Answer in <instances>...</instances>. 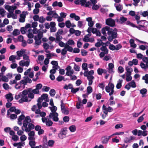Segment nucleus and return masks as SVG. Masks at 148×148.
<instances>
[{"mask_svg":"<svg viewBox=\"0 0 148 148\" xmlns=\"http://www.w3.org/2000/svg\"><path fill=\"white\" fill-rule=\"evenodd\" d=\"M34 93L31 91L29 92L28 94V97L31 99H33L34 97Z\"/></svg>","mask_w":148,"mask_h":148,"instance_id":"41","label":"nucleus"},{"mask_svg":"<svg viewBox=\"0 0 148 148\" xmlns=\"http://www.w3.org/2000/svg\"><path fill=\"white\" fill-rule=\"evenodd\" d=\"M10 117L11 119H16L17 118V116L15 114H12L10 115Z\"/></svg>","mask_w":148,"mask_h":148,"instance_id":"64","label":"nucleus"},{"mask_svg":"<svg viewBox=\"0 0 148 148\" xmlns=\"http://www.w3.org/2000/svg\"><path fill=\"white\" fill-rule=\"evenodd\" d=\"M63 120L65 122H68L69 121V117L68 116H65L63 117Z\"/></svg>","mask_w":148,"mask_h":148,"instance_id":"62","label":"nucleus"},{"mask_svg":"<svg viewBox=\"0 0 148 148\" xmlns=\"http://www.w3.org/2000/svg\"><path fill=\"white\" fill-rule=\"evenodd\" d=\"M40 71H39L35 75V76L36 77V78L35 79H33V80L35 82L38 79V77L40 75Z\"/></svg>","mask_w":148,"mask_h":148,"instance_id":"50","label":"nucleus"},{"mask_svg":"<svg viewBox=\"0 0 148 148\" xmlns=\"http://www.w3.org/2000/svg\"><path fill=\"white\" fill-rule=\"evenodd\" d=\"M16 58V57L15 56L12 55L10 56L9 59V60L10 61H12V62H15V60Z\"/></svg>","mask_w":148,"mask_h":148,"instance_id":"32","label":"nucleus"},{"mask_svg":"<svg viewBox=\"0 0 148 148\" xmlns=\"http://www.w3.org/2000/svg\"><path fill=\"white\" fill-rule=\"evenodd\" d=\"M69 86H71V87L69 88V89H71V92L75 94L79 90V88H73L72 85L71 84H69Z\"/></svg>","mask_w":148,"mask_h":148,"instance_id":"6","label":"nucleus"},{"mask_svg":"<svg viewBox=\"0 0 148 148\" xmlns=\"http://www.w3.org/2000/svg\"><path fill=\"white\" fill-rule=\"evenodd\" d=\"M29 144L31 147H34L36 145V142L35 141L32 140H30L29 142Z\"/></svg>","mask_w":148,"mask_h":148,"instance_id":"40","label":"nucleus"},{"mask_svg":"<svg viewBox=\"0 0 148 148\" xmlns=\"http://www.w3.org/2000/svg\"><path fill=\"white\" fill-rule=\"evenodd\" d=\"M67 44L69 45H73L75 44V42L73 40L70 39L67 41Z\"/></svg>","mask_w":148,"mask_h":148,"instance_id":"37","label":"nucleus"},{"mask_svg":"<svg viewBox=\"0 0 148 148\" xmlns=\"http://www.w3.org/2000/svg\"><path fill=\"white\" fill-rule=\"evenodd\" d=\"M42 85L40 83L37 84L36 86V88L38 90H39L40 89L42 88Z\"/></svg>","mask_w":148,"mask_h":148,"instance_id":"55","label":"nucleus"},{"mask_svg":"<svg viewBox=\"0 0 148 148\" xmlns=\"http://www.w3.org/2000/svg\"><path fill=\"white\" fill-rule=\"evenodd\" d=\"M147 92V90L146 88H143L140 90V93L143 95L145 94Z\"/></svg>","mask_w":148,"mask_h":148,"instance_id":"38","label":"nucleus"},{"mask_svg":"<svg viewBox=\"0 0 148 148\" xmlns=\"http://www.w3.org/2000/svg\"><path fill=\"white\" fill-rule=\"evenodd\" d=\"M98 41L99 42H101V46H105L106 47L108 46L107 44H110V42L109 41H107L106 42L104 43L103 42L101 39L98 40Z\"/></svg>","mask_w":148,"mask_h":148,"instance_id":"36","label":"nucleus"},{"mask_svg":"<svg viewBox=\"0 0 148 148\" xmlns=\"http://www.w3.org/2000/svg\"><path fill=\"white\" fill-rule=\"evenodd\" d=\"M6 11L3 8L0 9V14L2 17H4L5 16V13Z\"/></svg>","mask_w":148,"mask_h":148,"instance_id":"49","label":"nucleus"},{"mask_svg":"<svg viewBox=\"0 0 148 148\" xmlns=\"http://www.w3.org/2000/svg\"><path fill=\"white\" fill-rule=\"evenodd\" d=\"M58 115V114L57 113L51 112L49 114V117L50 118L52 119L54 121L57 122L59 120Z\"/></svg>","mask_w":148,"mask_h":148,"instance_id":"3","label":"nucleus"},{"mask_svg":"<svg viewBox=\"0 0 148 148\" xmlns=\"http://www.w3.org/2000/svg\"><path fill=\"white\" fill-rule=\"evenodd\" d=\"M140 66L142 69H146L147 68L148 69V62L145 64L144 63L141 62L140 64Z\"/></svg>","mask_w":148,"mask_h":148,"instance_id":"19","label":"nucleus"},{"mask_svg":"<svg viewBox=\"0 0 148 148\" xmlns=\"http://www.w3.org/2000/svg\"><path fill=\"white\" fill-rule=\"evenodd\" d=\"M63 79H64V77L60 75L58 76L56 78V80L58 82H61Z\"/></svg>","mask_w":148,"mask_h":148,"instance_id":"53","label":"nucleus"},{"mask_svg":"<svg viewBox=\"0 0 148 148\" xmlns=\"http://www.w3.org/2000/svg\"><path fill=\"white\" fill-rule=\"evenodd\" d=\"M100 49L103 52H106V54H108V50L106 47L105 46H102V47L100 48Z\"/></svg>","mask_w":148,"mask_h":148,"instance_id":"15","label":"nucleus"},{"mask_svg":"<svg viewBox=\"0 0 148 148\" xmlns=\"http://www.w3.org/2000/svg\"><path fill=\"white\" fill-rule=\"evenodd\" d=\"M87 79L88 80V85L89 86L91 85L93 82L92 80L94 79V77L93 76H89L87 78Z\"/></svg>","mask_w":148,"mask_h":148,"instance_id":"14","label":"nucleus"},{"mask_svg":"<svg viewBox=\"0 0 148 148\" xmlns=\"http://www.w3.org/2000/svg\"><path fill=\"white\" fill-rule=\"evenodd\" d=\"M123 68L121 66H119L118 68V71L119 73H122L124 71Z\"/></svg>","mask_w":148,"mask_h":148,"instance_id":"54","label":"nucleus"},{"mask_svg":"<svg viewBox=\"0 0 148 148\" xmlns=\"http://www.w3.org/2000/svg\"><path fill=\"white\" fill-rule=\"evenodd\" d=\"M120 22L121 24H123L127 20V18L123 16H121L120 18Z\"/></svg>","mask_w":148,"mask_h":148,"instance_id":"18","label":"nucleus"},{"mask_svg":"<svg viewBox=\"0 0 148 148\" xmlns=\"http://www.w3.org/2000/svg\"><path fill=\"white\" fill-rule=\"evenodd\" d=\"M110 28L108 26H106L105 27H103L101 29V32L102 34L105 36H106V31H107V32L110 29Z\"/></svg>","mask_w":148,"mask_h":148,"instance_id":"9","label":"nucleus"},{"mask_svg":"<svg viewBox=\"0 0 148 148\" xmlns=\"http://www.w3.org/2000/svg\"><path fill=\"white\" fill-rule=\"evenodd\" d=\"M45 20L46 19L43 16H41L39 17L38 21L40 23H43L45 21Z\"/></svg>","mask_w":148,"mask_h":148,"instance_id":"44","label":"nucleus"},{"mask_svg":"<svg viewBox=\"0 0 148 148\" xmlns=\"http://www.w3.org/2000/svg\"><path fill=\"white\" fill-rule=\"evenodd\" d=\"M30 89H31V90H30V91H31L32 92L35 94H38L39 92V90L36 88L34 89H32V88H30Z\"/></svg>","mask_w":148,"mask_h":148,"instance_id":"35","label":"nucleus"},{"mask_svg":"<svg viewBox=\"0 0 148 148\" xmlns=\"http://www.w3.org/2000/svg\"><path fill=\"white\" fill-rule=\"evenodd\" d=\"M67 132V130L65 128L61 130V132L58 134V137L60 139H63L66 137Z\"/></svg>","mask_w":148,"mask_h":148,"instance_id":"4","label":"nucleus"},{"mask_svg":"<svg viewBox=\"0 0 148 148\" xmlns=\"http://www.w3.org/2000/svg\"><path fill=\"white\" fill-rule=\"evenodd\" d=\"M53 107H50V110L52 112L57 113L56 112V110H57V107L54 106V105L53 106Z\"/></svg>","mask_w":148,"mask_h":148,"instance_id":"47","label":"nucleus"},{"mask_svg":"<svg viewBox=\"0 0 148 148\" xmlns=\"http://www.w3.org/2000/svg\"><path fill=\"white\" fill-rule=\"evenodd\" d=\"M116 10L118 11H121L123 9V6L122 4H119L116 7Z\"/></svg>","mask_w":148,"mask_h":148,"instance_id":"21","label":"nucleus"},{"mask_svg":"<svg viewBox=\"0 0 148 148\" xmlns=\"http://www.w3.org/2000/svg\"><path fill=\"white\" fill-rule=\"evenodd\" d=\"M87 95H89L92 92V89L90 86H88L87 88Z\"/></svg>","mask_w":148,"mask_h":148,"instance_id":"30","label":"nucleus"},{"mask_svg":"<svg viewBox=\"0 0 148 148\" xmlns=\"http://www.w3.org/2000/svg\"><path fill=\"white\" fill-rule=\"evenodd\" d=\"M126 24L127 25H130L133 27H135V25L133 23H131L130 21H127Z\"/></svg>","mask_w":148,"mask_h":148,"instance_id":"58","label":"nucleus"},{"mask_svg":"<svg viewBox=\"0 0 148 148\" xmlns=\"http://www.w3.org/2000/svg\"><path fill=\"white\" fill-rule=\"evenodd\" d=\"M81 53L82 56H86L87 54V52L86 50H82Z\"/></svg>","mask_w":148,"mask_h":148,"instance_id":"61","label":"nucleus"},{"mask_svg":"<svg viewBox=\"0 0 148 148\" xmlns=\"http://www.w3.org/2000/svg\"><path fill=\"white\" fill-rule=\"evenodd\" d=\"M106 23L107 25L112 27L116 26L115 20L111 18L107 19L106 20Z\"/></svg>","mask_w":148,"mask_h":148,"instance_id":"2","label":"nucleus"},{"mask_svg":"<svg viewBox=\"0 0 148 148\" xmlns=\"http://www.w3.org/2000/svg\"><path fill=\"white\" fill-rule=\"evenodd\" d=\"M20 30L22 34H25L26 33L27 29L25 27H23L21 28Z\"/></svg>","mask_w":148,"mask_h":148,"instance_id":"45","label":"nucleus"},{"mask_svg":"<svg viewBox=\"0 0 148 148\" xmlns=\"http://www.w3.org/2000/svg\"><path fill=\"white\" fill-rule=\"evenodd\" d=\"M123 81V80L121 79H119L118 82V83L116 86V87L117 89H119L121 88Z\"/></svg>","mask_w":148,"mask_h":148,"instance_id":"13","label":"nucleus"},{"mask_svg":"<svg viewBox=\"0 0 148 148\" xmlns=\"http://www.w3.org/2000/svg\"><path fill=\"white\" fill-rule=\"evenodd\" d=\"M43 32H38L37 35L38 38L39 39H41L43 37Z\"/></svg>","mask_w":148,"mask_h":148,"instance_id":"52","label":"nucleus"},{"mask_svg":"<svg viewBox=\"0 0 148 148\" xmlns=\"http://www.w3.org/2000/svg\"><path fill=\"white\" fill-rule=\"evenodd\" d=\"M6 67L3 66L1 69V73H0V77H1V76H3V72L6 70ZM1 81V80L0 79V82Z\"/></svg>","mask_w":148,"mask_h":148,"instance_id":"24","label":"nucleus"},{"mask_svg":"<svg viewBox=\"0 0 148 148\" xmlns=\"http://www.w3.org/2000/svg\"><path fill=\"white\" fill-rule=\"evenodd\" d=\"M65 25L67 28H70L71 26V23L70 21L69 20L66 21L65 22Z\"/></svg>","mask_w":148,"mask_h":148,"instance_id":"39","label":"nucleus"},{"mask_svg":"<svg viewBox=\"0 0 148 148\" xmlns=\"http://www.w3.org/2000/svg\"><path fill=\"white\" fill-rule=\"evenodd\" d=\"M109 140V138H107V137H104V139L102 141V143L103 144H106L107 143Z\"/></svg>","mask_w":148,"mask_h":148,"instance_id":"57","label":"nucleus"},{"mask_svg":"<svg viewBox=\"0 0 148 148\" xmlns=\"http://www.w3.org/2000/svg\"><path fill=\"white\" fill-rule=\"evenodd\" d=\"M129 84H130V86L132 88H135L136 86V85L134 80H132L131 82L129 83Z\"/></svg>","mask_w":148,"mask_h":148,"instance_id":"27","label":"nucleus"},{"mask_svg":"<svg viewBox=\"0 0 148 148\" xmlns=\"http://www.w3.org/2000/svg\"><path fill=\"white\" fill-rule=\"evenodd\" d=\"M41 97L42 99H43L44 100H45L46 99H47L48 97V95L46 94H43L42 95Z\"/></svg>","mask_w":148,"mask_h":148,"instance_id":"56","label":"nucleus"},{"mask_svg":"<svg viewBox=\"0 0 148 148\" xmlns=\"http://www.w3.org/2000/svg\"><path fill=\"white\" fill-rule=\"evenodd\" d=\"M65 48L67 49V51L69 52H71L73 50V48L72 47L69 46L67 43L65 45Z\"/></svg>","mask_w":148,"mask_h":148,"instance_id":"16","label":"nucleus"},{"mask_svg":"<svg viewBox=\"0 0 148 148\" xmlns=\"http://www.w3.org/2000/svg\"><path fill=\"white\" fill-rule=\"evenodd\" d=\"M125 70L127 71V74H131V72L132 71V69L130 67L127 66L125 68Z\"/></svg>","mask_w":148,"mask_h":148,"instance_id":"28","label":"nucleus"},{"mask_svg":"<svg viewBox=\"0 0 148 148\" xmlns=\"http://www.w3.org/2000/svg\"><path fill=\"white\" fill-rule=\"evenodd\" d=\"M54 143V141L53 140H49L48 142V145L49 147H52Z\"/></svg>","mask_w":148,"mask_h":148,"instance_id":"51","label":"nucleus"},{"mask_svg":"<svg viewBox=\"0 0 148 148\" xmlns=\"http://www.w3.org/2000/svg\"><path fill=\"white\" fill-rule=\"evenodd\" d=\"M70 131L71 132H74L76 130V128L75 125H72L69 127Z\"/></svg>","mask_w":148,"mask_h":148,"instance_id":"25","label":"nucleus"},{"mask_svg":"<svg viewBox=\"0 0 148 148\" xmlns=\"http://www.w3.org/2000/svg\"><path fill=\"white\" fill-rule=\"evenodd\" d=\"M56 40L58 41H60V40L62 38V36L60 35L59 34H56Z\"/></svg>","mask_w":148,"mask_h":148,"instance_id":"46","label":"nucleus"},{"mask_svg":"<svg viewBox=\"0 0 148 148\" xmlns=\"http://www.w3.org/2000/svg\"><path fill=\"white\" fill-rule=\"evenodd\" d=\"M43 47L45 49V51L46 53H50L51 52L50 51L47 50L49 48V45L46 43H44L43 45Z\"/></svg>","mask_w":148,"mask_h":148,"instance_id":"11","label":"nucleus"},{"mask_svg":"<svg viewBox=\"0 0 148 148\" xmlns=\"http://www.w3.org/2000/svg\"><path fill=\"white\" fill-rule=\"evenodd\" d=\"M31 90V89H30V88H29L27 90H24L22 92V94L23 96H27L29 92Z\"/></svg>","mask_w":148,"mask_h":148,"instance_id":"20","label":"nucleus"},{"mask_svg":"<svg viewBox=\"0 0 148 148\" xmlns=\"http://www.w3.org/2000/svg\"><path fill=\"white\" fill-rule=\"evenodd\" d=\"M25 53V51L23 50L18 51L16 52L17 54L19 57L22 56Z\"/></svg>","mask_w":148,"mask_h":148,"instance_id":"26","label":"nucleus"},{"mask_svg":"<svg viewBox=\"0 0 148 148\" xmlns=\"http://www.w3.org/2000/svg\"><path fill=\"white\" fill-rule=\"evenodd\" d=\"M34 126L32 123H29L28 125V127L26 129H25L26 132H28L30 131L32 129H34Z\"/></svg>","mask_w":148,"mask_h":148,"instance_id":"7","label":"nucleus"},{"mask_svg":"<svg viewBox=\"0 0 148 148\" xmlns=\"http://www.w3.org/2000/svg\"><path fill=\"white\" fill-rule=\"evenodd\" d=\"M27 13V11H23L22 14H20V18L19 19V21L21 23H23L25 21L26 18V14Z\"/></svg>","mask_w":148,"mask_h":148,"instance_id":"5","label":"nucleus"},{"mask_svg":"<svg viewBox=\"0 0 148 148\" xmlns=\"http://www.w3.org/2000/svg\"><path fill=\"white\" fill-rule=\"evenodd\" d=\"M34 40H35V44L37 45H40L41 43V39H37V37L35 36L34 37Z\"/></svg>","mask_w":148,"mask_h":148,"instance_id":"17","label":"nucleus"},{"mask_svg":"<svg viewBox=\"0 0 148 148\" xmlns=\"http://www.w3.org/2000/svg\"><path fill=\"white\" fill-rule=\"evenodd\" d=\"M131 74H126V80L127 82H128L131 80L132 78V76H131Z\"/></svg>","mask_w":148,"mask_h":148,"instance_id":"23","label":"nucleus"},{"mask_svg":"<svg viewBox=\"0 0 148 148\" xmlns=\"http://www.w3.org/2000/svg\"><path fill=\"white\" fill-rule=\"evenodd\" d=\"M117 31V29L116 28H115L114 29L110 28L109 30L107 32L108 35L107 38L109 41L111 42L114 39L117 38L118 36Z\"/></svg>","mask_w":148,"mask_h":148,"instance_id":"1","label":"nucleus"},{"mask_svg":"<svg viewBox=\"0 0 148 148\" xmlns=\"http://www.w3.org/2000/svg\"><path fill=\"white\" fill-rule=\"evenodd\" d=\"M13 34L14 36H16L20 34V31L18 29H15L13 31Z\"/></svg>","mask_w":148,"mask_h":148,"instance_id":"29","label":"nucleus"},{"mask_svg":"<svg viewBox=\"0 0 148 148\" xmlns=\"http://www.w3.org/2000/svg\"><path fill=\"white\" fill-rule=\"evenodd\" d=\"M109 49L111 50H115V46L112 44H110L109 46Z\"/></svg>","mask_w":148,"mask_h":148,"instance_id":"60","label":"nucleus"},{"mask_svg":"<svg viewBox=\"0 0 148 148\" xmlns=\"http://www.w3.org/2000/svg\"><path fill=\"white\" fill-rule=\"evenodd\" d=\"M53 123L52 121L48 119L46 123V125L48 127H50L52 125Z\"/></svg>","mask_w":148,"mask_h":148,"instance_id":"31","label":"nucleus"},{"mask_svg":"<svg viewBox=\"0 0 148 148\" xmlns=\"http://www.w3.org/2000/svg\"><path fill=\"white\" fill-rule=\"evenodd\" d=\"M19 82L21 83V85L22 84L24 85H26L27 84V79L26 77L24 79L21 80Z\"/></svg>","mask_w":148,"mask_h":148,"instance_id":"43","label":"nucleus"},{"mask_svg":"<svg viewBox=\"0 0 148 148\" xmlns=\"http://www.w3.org/2000/svg\"><path fill=\"white\" fill-rule=\"evenodd\" d=\"M97 72L98 75H101L103 72V69L99 68L97 69Z\"/></svg>","mask_w":148,"mask_h":148,"instance_id":"48","label":"nucleus"},{"mask_svg":"<svg viewBox=\"0 0 148 148\" xmlns=\"http://www.w3.org/2000/svg\"><path fill=\"white\" fill-rule=\"evenodd\" d=\"M82 67L83 69L85 71L88 70L87 64L86 63H83L82 64Z\"/></svg>","mask_w":148,"mask_h":148,"instance_id":"42","label":"nucleus"},{"mask_svg":"<svg viewBox=\"0 0 148 148\" xmlns=\"http://www.w3.org/2000/svg\"><path fill=\"white\" fill-rule=\"evenodd\" d=\"M74 69L76 71H79L80 67L78 66V65L75 64Z\"/></svg>","mask_w":148,"mask_h":148,"instance_id":"63","label":"nucleus"},{"mask_svg":"<svg viewBox=\"0 0 148 148\" xmlns=\"http://www.w3.org/2000/svg\"><path fill=\"white\" fill-rule=\"evenodd\" d=\"M56 94V91L54 89H51L49 91V94L51 97H54Z\"/></svg>","mask_w":148,"mask_h":148,"instance_id":"34","label":"nucleus"},{"mask_svg":"<svg viewBox=\"0 0 148 148\" xmlns=\"http://www.w3.org/2000/svg\"><path fill=\"white\" fill-rule=\"evenodd\" d=\"M28 101V98L27 96H23L19 100V102L20 103H22L23 102H27Z\"/></svg>","mask_w":148,"mask_h":148,"instance_id":"10","label":"nucleus"},{"mask_svg":"<svg viewBox=\"0 0 148 148\" xmlns=\"http://www.w3.org/2000/svg\"><path fill=\"white\" fill-rule=\"evenodd\" d=\"M99 8V6L97 4H94L92 7V9L94 10H97Z\"/></svg>","mask_w":148,"mask_h":148,"instance_id":"59","label":"nucleus"},{"mask_svg":"<svg viewBox=\"0 0 148 148\" xmlns=\"http://www.w3.org/2000/svg\"><path fill=\"white\" fill-rule=\"evenodd\" d=\"M114 65L112 63H110L109 64L108 69L110 73L114 72L113 71V69L114 68Z\"/></svg>","mask_w":148,"mask_h":148,"instance_id":"12","label":"nucleus"},{"mask_svg":"<svg viewBox=\"0 0 148 148\" xmlns=\"http://www.w3.org/2000/svg\"><path fill=\"white\" fill-rule=\"evenodd\" d=\"M31 120L30 117L29 116H27L25 117V119L23 121V122L28 123H29L31 122Z\"/></svg>","mask_w":148,"mask_h":148,"instance_id":"33","label":"nucleus"},{"mask_svg":"<svg viewBox=\"0 0 148 148\" xmlns=\"http://www.w3.org/2000/svg\"><path fill=\"white\" fill-rule=\"evenodd\" d=\"M142 79L145 80V83L148 84V74H146L145 76H143Z\"/></svg>","mask_w":148,"mask_h":148,"instance_id":"22","label":"nucleus"},{"mask_svg":"<svg viewBox=\"0 0 148 148\" xmlns=\"http://www.w3.org/2000/svg\"><path fill=\"white\" fill-rule=\"evenodd\" d=\"M12 94L11 93H9L5 95V98L7 99L8 102H11L13 99V97L12 96Z\"/></svg>","mask_w":148,"mask_h":148,"instance_id":"8","label":"nucleus"}]
</instances>
